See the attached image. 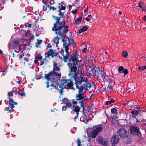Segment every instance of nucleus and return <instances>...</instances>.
<instances>
[{
  "instance_id": "f257e3e1",
  "label": "nucleus",
  "mask_w": 146,
  "mask_h": 146,
  "mask_svg": "<svg viewBox=\"0 0 146 146\" xmlns=\"http://www.w3.org/2000/svg\"><path fill=\"white\" fill-rule=\"evenodd\" d=\"M72 62L68 63V66L70 68V72L69 76L72 79H74L75 81L76 88L81 90H88L91 88H95V84L93 83H89L87 78L85 79L81 75L82 74V68L80 65L78 67H74Z\"/></svg>"
},
{
  "instance_id": "f03ea898",
  "label": "nucleus",
  "mask_w": 146,
  "mask_h": 146,
  "mask_svg": "<svg viewBox=\"0 0 146 146\" xmlns=\"http://www.w3.org/2000/svg\"><path fill=\"white\" fill-rule=\"evenodd\" d=\"M54 18L56 19V21L53 25V27L52 30L54 31L55 33L57 35L62 36L65 35L69 31L68 26L66 24V22L64 21L60 22V18L52 16Z\"/></svg>"
},
{
  "instance_id": "7ed1b4c3",
  "label": "nucleus",
  "mask_w": 146,
  "mask_h": 146,
  "mask_svg": "<svg viewBox=\"0 0 146 146\" xmlns=\"http://www.w3.org/2000/svg\"><path fill=\"white\" fill-rule=\"evenodd\" d=\"M68 50L69 48L67 47L66 48L61 49L60 53L63 56V60H64L65 62H66L67 60L69 59V61L67 63L68 65V63L71 62H72V64H73V65L74 64V66L72 65V66L74 67H78V66H79L78 63L79 62V60L78 59V54L76 53L74 54L72 59L71 58L68 54Z\"/></svg>"
},
{
  "instance_id": "20e7f679",
  "label": "nucleus",
  "mask_w": 146,
  "mask_h": 146,
  "mask_svg": "<svg viewBox=\"0 0 146 146\" xmlns=\"http://www.w3.org/2000/svg\"><path fill=\"white\" fill-rule=\"evenodd\" d=\"M91 70L93 75L94 76H99L100 72V70L97 69L95 66H93V68H90ZM101 73L100 75L97 77V79L99 81H108L109 83L111 82L112 81H113L112 79L113 78L104 73V72H101Z\"/></svg>"
},
{
  "instance_id": "39448f33",
  "label": "nucleus",
  "mask_w": 146,
  "mask_h": 146,
  "mask_svg": "<svg viewBox=\"0 0 146 146\" xmlns=\"http://www.w3.org/2000/svg\"><path fill=\"white\" fill-rule=\"evenodd\" d=\"M53 72H50L47 74H45L46 78L48 80L47 82V88L49 87H56L58 85V82L57 81L58 80V78H54L53 77Z\"/></svg>"
},
{
  "instance_id": "423d86ee",
  "label": "nucleus",
  "mask_w": 146,
  "mask_h": 146,
  "mask_svg": "<svg viewBox=\"0 0 146 146\" xmlns=\"http://www.w3.org/2000/svg\"><path fill=\"white\" fill-rule=\"evenodd\" d=\"M61 84L62 86H65L67 87V88H70L73 90L75 89L73 87V82L70 79H63L61 80Z\"/></svg>"
},
{
  "instance_id": "0eeeda50",
  "label": "nucleus",
  "mask_w": 146,
  "mask_h": 146,
  "mask_svg": "<svg viewBox=\"0 0 146 146\" xmlns=\"http://www.w3.org/2000/svg\"><path fill=\"white\" fill-rule=\"evenodd\" d=\"M117 134L121 137H124L127 136L128 132L124 128L120 129L117 131Z\"/></svg>"
},
{
  "instance_id": "6e6552de",
  "label": "nucleus",
  "mask_w": 146,
  "mask_h": 146,
  "mask_svg": "<svg viewBox=\"0 0 146 146\" xmlns=\"http://www.w3.org/2000/svg\"><path fill=\"white\" fill-rule=\"evenodd\" d=\"M54 67L53 70L54 75L56 76H60L61 74L59 72L60 69L57 66V63H54Z\"/></svg>"
},
{
  "instance_id": "1a4fd4ad",
  "label": "nucleus",
  "mask_w": 146,
  "mask_h": 146,
  "mask_svg": "<svg viewBox=\"0 0 146 146\" xmlns=\"http://www.w3.org/2000/svg\"><path fill=\"white\" fill-rule=\"evenodd\" d=\"M103 130V128L101 127H97L95 129L91 131V134L93 137L95 138L98 134Z\"/></svg>"
},
{
  "instance_id": "9d476101",
  "label": "nucleus",
  "mask_w": 146,
  "mask_h": 146,
  "mask_svg": "<svg viewBox=\"0 0 146 146\" xmlns=\"http://www.w3.org/2000/svg\"><path fill=\"white\" fill-rule=\"evenodd\" d=\"M119 136L116 135H113L110 139V142L112 144H115L117 143L119 141Z\"/></svg>"
},
{
  "instance_id": "9b49d317",
  "label": "nucleus",
  "mask_w": 146,
  "mask_h": 146,
  "mask_svg": "<svg viewBox=\"0 0 146 146\" xmlns=\"http://www.w3.org/2000/svg\"><path fill=\"white\" fill-rule=\"evenodd\" d=\"M130 130L131 133L133 135H137L139 133V128L137 127L131 126L130 127Z\"/></svg>"
},
{
  "instance_id": "f8f14e48",
  "label": "nucleus",
  "mask_w": 146,
  "mask_h": 146,
  "mask_svg": "<svg viewBox=\"0 0 146 146\" xmlns=\"http://www.w3.org/2000/svg\"><path fill=\"white\" fill-rule=\"evenodd\" d=\"M83 90H79L78 93L76 94V99L77 100H82L84 99Z\"/></svg>"
},
{
  "instance_id": "ddd939ff",
  "label": "nucleus",
  "mask_w": 146,
  "mask_h": 146,
  "mask_svg": "<svg viewBox=\"0 0 146 146\" xmlns=\"http://www.w3.org/2000/svg\"><path fill=\"white\" fill-rule=\"evenodd\" d=\"M72 109L74 111L76 112V115L74 118V119H76L77 118L78 116L79 113L80 109V108L79 106L76 105L74 106L73 107Z\"/></svg>"
},
{
  "instance_id": "4468645a",
  "label": "nucleus",
  "mask_w": 146,
  "mask_h": 146,
  "mask_svg": "<svg viewBox=\"0 0 146 146\" xmlns=\"http://www.w3.org/2000/svg\"><path fill=\"white\" fill-rule=\"evenodd\" d=\"M19 42L18 40H14V41L13 43V44L14 45V48H17V47H18L19 49L18 51H17L16 50H14L15 52L17 53H18L21 49L19 46Z\"/></svg>"
},
{
  "instance_id": "2eb2a0df",
  "label": "nucleus",
  "mask_w": 146,
  "mask_h": 146,
  "mask_svg": "<svg viewBox=\"0 0 146 146\" xmlns=\"http://www.w3.org/2000/svg\"><path fill=\"white\" fill-rule=\"evenodd\" d=\"M57 54L56 53H55V51L54 50L52 49L48 51V57L50 56L52 57H54L57 56Z\"/></svg>"
},
{
  "instance_id": "dca6fc26",
  "label": "nucleus",
  "mask_w": 146,
  "mask_h": 146,
  "mask_svg": "<svg viewBox=\"0 0 146 146\" xmlns=\"http://www.w3.org/2000/svg\"><path fill=\"white\" fill-rule=\"evenodd\" d=\"M115 90L119 92H122L124 91V87L121 85L114 88Z\"/></svg>"
},
{
  "instance_id": "f3484780",
  "label": "nucleus",
  "mask_w": 146,
  "mask_h": 146,
  "mask_svg": "<svg viewBox=\"0 0 146 146\" xmlns=\"http://www.w3.org/2000/svg\"><path fill=\"white\" fill-rule=\"evenodd\" d=\"M64 102L66 103V106L68 107H71V104L70 101L68 100L67 98H65L64 100Z\"/></svg>"
},
{
  "instance_id": "a211bd4d",
  "label": "nucleus",
  "mask_w": 146,
  "mask_h": 146,
  "mask_svg": "<svg viewBox=\"0 0 146 146\" xmlns=\"http://www.w3.org/2000/svg\"><path fill=\"white\" fill-rule=\"evenodd\" d=\"M17 104V103L14 102L13 100L12 99H10L9 106L11 108H13L15 107V106H14V105H16Z\"/></svg>"
},
{
  "instance_id": "6ab92c4d",
  "label": "nucleus",
  "mask_w": 146,
  "mask_h": 146,
  "mask_svg": "<svg viewBox=\"0 0 146 146\" xmlns=\"http://www.w3.org/2000/svg\"><path fill=\"white\" fill-rule=\"evenodd\" d=\"M88 27L86 26L83 27L81 29H80L78 31V33L80 34L81 33L86 31L88 30Z\"/></svg>"
},
{
  "instance_id": "aec40b11",
  "label": "nucleus",
  "mask_w": 146,
  "mask_h": 146,
  "mask_svg": "<svg viewBox=\"0 0 146 146\" xmlns=\"http://www.w3.org/2000/svg\"><path fill=\"white\" fill-rule=\"evenodd\" d=\"M98 142L101 144L102 145H106L107 144L108 142L106 141H103L100 137L98 138Z\"/></svg>"
},
{
  "instance_id": "412c9836",
  "label": "nucleus",
  "mask_w": 146,
  "mask_h": 146,
  "mask_svg": "<svg viewBox=\"0 0 146 146\" xmlns=\"http://www.w3.org/2000/svg\"><path fill=\"white\" fill-rule=\"evenodd\" d=\"M68 40L69 43L72 45V46L74 47V48H75L76 47L75 44L73 39L72 38H68Z\"/></svg>"
},
{
  "instance_id": "4be33fe9",
  "label": "nucleus",
  "mask_w": 146,
  "mask_h": 146,
  "mask_svg": "<svg viewBox=\"0 0 146 146\" xmlns=\"http://www.w3.org/2000/svg\"><path fill=\"white\" fill-rule=\"evenodd\" d=\"M62 42H63V48H66V47H68V44L66 40L63 38L62 40Z\"/></svg>"
},
{
  "instance_id": "5701e85b",
  "label": "nucleus",
  "mask_w": 146,
  "mask_h": 146,
  "mask_svg": "<svg viewBox=\"0 0 146 146\" xmlns=\"http://www.w3.org/2000/svg\"><path fill=\"white\" fill-rule=\"evenodd\" d=\"M57 36H55V37H54V42L56 44H57L58 43H59V38H58V35H57ZM58 36H59V35H58ZM63 36V35H62V36H60L59 35L60 37V36Z\"/></svg>"
},
{
  "instance_id": "b1692460",
  "label": "nucleus",
  "mask_w": 146,
  "mask_h": 146,
  "mask_svg": "<svg viewBox=\"0 0 146 146\" xmlns=\"http://www.w3.org/2000/svg\"><path fill=\"white\" fill-rule=\"evenodd\" d=\"M37 42L35 43V46L36 48L40 47L42 40H37Z\"/></svg>"
},
{
  "instance_id": "393cba45",
  "label": "nucleus",
  "mask_w": 146,
  "mask_h": 146,
  "mask_svg": "<svg viewBox=\"0 0 146 146\" xmlns=\"http://www.w3.org/2000/svg\"><path fill=\"white\" fill-rule=\"evenodd\" d=\"M82 20V17H80L75 20V24L77 25H78L81 22Z\"/></svg>"
},
{
  "instance_id": "a878e982",
  "label": "nucleus",
  "mask_w": 146,
  "mask_h": 146,
  "mask_svg": "<svg viewBox=\"0 0 146 146\" xmlns=\"http://www.w3.org/2000/svg\"><path fill=\"white\" fill-rule=\"evenodd\" d=\"M46 8H48L49 10H52L53 11H55L56 9V8L55 7H52L49 5L46 6Z\"/></svg>"
},
{
  "instance_id": "bb28decb",
  "label": "nucleus",
  "mask_w": 146,
  "mask_h": 146,
  "mask_svg": "<svg viewBox=\"0 0 146 146\" xmlns=\"http://www.w3.org/2000/svg\"><path fill=\"white\" fill-rule=\"evenodd\" d=\"M138 69L140 71H143L146 69V66H145L142 67L139 66L138 67Z\"/></svg>"
},
{
  "instance_id": "cd10ccee",
  "label": "nucleus",
  "mask_w": 146,
  "mask_h": 146,
  "mask_svg": "<svg viewBox=\"0 0 146 146\" xmlns=\"http://www.w3.org/2000/svg\"><path fill=\"white\" fill-rule=\"evenodd\" d=\"M140 112V111L139 110H137L135 111H133L131 112V113L132 114V115H136L138 114V113L139 112Z\"/></svg>"
},
{
  "instance_id": "c85d7f7f",
  "label": "nucleus",
  "mask_w": 146,
  "mask_h": 146,
  "mask_svg": "<svg viewBox=\"0 0 146 146\" xmlns=\"http://www.w3.org/2000/svg\"><path fill=\"white\" fill-rule=\"evenodd\" d=\"M124 69V68L122 66H120L118 68V71L119 73H122L123 70Z\"/></svg>"
},
{
  "instance_id": "c756f323",
  "label": "nucleus",
  "mask_w": 146,
  "mask_h": 146,
  "mask_svg": "<svg viewBox=\"0 0 146 146\" xmlns=\"http://www.w3.org/2000/svg\"><path fill=\"white\" fill-rule=\"evenodd\" d=\"M63 86H62V84L61 85H60V84L59 85H58V86H57V87H59L60 88H61L59 91V92L60 93V94H62V93L63 92V91L62 90L63 89Z\"/></svg>"
},
{
  "instance_id": "7c9ffc66",
  "label": "nucleus",
  "mask_w": 146,
  "mask_h": 146,
  "mask_svg": "<svg viewBox=\"0 0 146 146\" xmlns=\"http://www.w3.org/2000/svg\"><path fill=\"white\" fill-rule=\"evenodd\" d=\"M114 102V101L111 100L110 101H107L106 102V104L107 105H108L111 104L112 103H113Z\"/></svg>"
},
{
  "instance_id": "2f4dec72",
  "label": "nucleus",
  "mask_w": 146,
  "mask_h": 146,
  "mask_svg": "<svg viewBox=\"0 0 146 146\" xmlns=\"http://www.w3.org/2000/svg\"><path fill=\"white\" fill-rule=\"evenodd\" d=\"M117 110L115 108H113L111 110V113L113 114H115L116 113Z\"/></svg>"
},
{
  "instance_id": "473e14b6",
  "label": "nucleus",
  "mask_w": 146,
  "mask_h": 146,
  "mask_svg": "<svg viewBox=\"0 0 146 146\" xmlns=\"http://www.w3.org/2000/svg\"><path fill=\"white\" fill-rule=\"evenodd\" d=\"M92 18V17L91 15H88L86 18V20L88 21H89Z\"/></svg>"
},
{
  "instance_id": "72a5a7b5",
  "label": "nucleus",
  "mask_w": 146,
  "mask_h": 146,
  "mask_svg": "<svg viewBox=\"0 0 146 146\" xmlns=\"http://www.w3.org/2000/svg\"><path fill=\"white\" fill-rule=\"evenodd\" d=\"M143 119L142 118H136V123H139L141 122H142L143 121Z\"/></svg>"
},
{
  "instance_id": "f704fd0d",
  "label": "nucleus",
  "mask_w": 146,
  "mask_h": 146,
  "mask_svg": "<svg viewBox=\"0 0 146 146\" xmlns=\"http://www.w3.org/2000/svg\"><path fill=\"white\" fill-rule=\"evenodd\" d=\"M122 55L123 57L126 58L128 54L126 52L124 51L122 53Z\"/></svg>"
},
{
  "instance_id": "c9c22d12",
  "label": "nucleus",
  "mask_w": 146,
  "mask_h": 146,
  "mask_svg": "<svg viewBox=\"0 0 146 146\" xmlns=\"http://www.w3.org/2000/svg\"><path fill=\"white\" fill-rule=\"evenodd\" d=\"M144 4L142 3L141 2H139V3L138 6L142 9L143 6H144Z\"/></svg>"
},
{
  "instance_id": "e433bc0d",
  "label": "nucleus",
  "mask_w": 146,
  "mask_h": 146,
  "mask_svg": "<svg viewBox=\"0 0 146 146\" xmlns=\"http://www.w3.org/2000/svg\"><path fill=\"white\" fill-rule=\"evenodd\" d=\"M20 58L21 59H22V60H25L26 61H27L28 59H27L26 58L24 57L23 56H21Z\"/></svg>"
},
{
  "instance_id": "4c0bfd02",
  "label": "nucleus",
  "mask_w": 146,
  "mask_h": 146,
  "mask_svg": "<svg viewBox=\"0 0 146 146\" xmlns=\"http://www.w3.org/2000/svg\"><path fill=\"white\" fill-rule=\"evenodd\" d=\"M122 73H124L125 75H127L128 73L127 70L126 69H124Z\"/></svg>"
},
{
  "instance_id": "58836bf2",
  "label": "nucleus",
  "mask_w": 146,
  "mask_h": 146,
  "mask_svg": "<svg viewBox=\"0 0 146 146\" xmlns=\"http://www.w3.org/2000/svg\"><path fill=\"white\" fill-rule=\"evenodd\" d=\"M141 9L143 11H145L146 10V6H145L144 5V6H143V7Z\"/></svg>"
},
{
  "instance_id": "ea45409f",
  "label": "nucleus",
  "mask_w": 146,
  "mask_h": 146,
  "mask_svg": "<svg viewBox=\"0 0 146 146\" xmlns=\"http://www.w3.org/2000/svg\"><path fill=\"white\" fill-rule=\"evenodd\" d=\"M18 93L21 96H25L24 94L22 91L18 92Z\"/></svg>"
},
{
  "instance_id": "a19ab883",
  "label": "nucleus",
  "mask_w": 146,
  "mask_h": 146,
  "mask_svg": "<svg viewBox=\"0 0 146 146\" xmlns=\"http://www.w3.org/2000/svg\"><path fill=\"white\" fill-rule=\"evenodd\" d=\"M72 13L74 14H76L77 13V10L76 9L74 10H72Z\"/></svg>"
},
{
  "instance_id": "79ce46f5",
  "label": "nucleus",
  "mask_w": 146,
  "mask_h": 146,
  "mask_svg": "<svg viewBox=\"0 0 146 146\" xmlns=\"http://www.w3.org/2000/svg\"><path fill=\"white\" fill-rule=\"evenodd\" d=\"M34 37H35L34 35H32L30 36V39L31 40H33L34 39Z\"/></svg>"
},
{
  "instance_id": "37998d69",
  "label": "nucleus",
  "mask_w": 146,
  "mask_h": 146,
  "mask_svg": "<svg viewBox=\"0 0 146 146\" xmlns=\"http://www.w3.org/2000/svg\"><path fill=\"white\" fill-rule=\"evenodd\" d=\"M79 103L80 104V106H82L83 103V101L82 100H79Z\"/></svg>"
},
{
  "instance_id": "c03bdc74",
  "label": "nucleus",
  "mask_w": 146,
  "mask_h": 146,
  "mask_svg": "<svg viewBox=\"0 0 146 146\" xmlns=\"http://www.w3.org/2000/svg\"><path fill=\"white\" fill-rule=\"evenodd\" d=\"M66 109V107L65 106H63L62 108V111H65Z\"/></svg>"
},
{
  "instance_id": "a18cd8bd",
  "label": "nucleus",
  "mask_w": 146,
  "mask_h": 146,
  "mask_svg": "<svg viewBox=\"0 0 146 146\" xmlns=\"http://www.w3.org/2000/svg\"><path fill=\"white\" fill-rule=\"evenodd\" d=\"M86 48H84L82 50V52H86Z\"/></svg>"
},
{
  "instance_id": "49530a36",
  "label": "nucleus",
  "mask_w": 146,
  "mask_h": 146,
  "mask_svg": "<svg viewBox=\"0 0 146 146\" xmlns=\"http://www.w3.org/2000/svg\"><path fill=\"white\" fill-rule=\"evenodd\" d=\"M142 122H143V125H146V120L143 119V121Z\"/></svg>"
},
{
  "instance_id": "de8ad7c7",
  "label": "nucleus",
  "mask_w": 146,
  "mask_h": 146,
  "mask_svg": "<svg viewBox=\"0 0 146 146\" xmlns=\"http://www.w3.org/2000/svg\"><path fill=\"white\" fill-rule=\"evenodd\" d=\"M66 7L64 6H62L60 9L61 10H64L65 9Z\"/></svg>"
},
{
  "instance_id": "09e8293b",
  "label": "nucleus",
  "mask_w": 146,
  "mask_h": 146,
  "mask_svg": "<svg viewBox=\"0 0 146 146\" xmlns=\"http://www.w3.org/2000/svg\"><path fill=\"white\" fill-rule=\"evenodd\" d=\"M51 46H52L51 45L48 44L46 46V47L47 48H50L51 47Z\"/></svg>"
},
{
  "instance_id": "8fccbe9b",
  "label": "nucleus",
  "mask_w": 146,
  "mask_h": 146,
  "mask_svg": "<svg viewBox=\"0 0 146 146\" xmlns=\"http://www.w3.org/2000/svg\"><path fill=\"white\" fill-rule=\"evenodd\" d=\"M8 95L9 96H13V94L12 93V92H11V93H8Z\"/></svg>"
},
{
  "instance_id": "3c124183",
  "label": "nucleus",
  "mask_w": 146,
  "mask_h": 146,
  "mask_svg": "<svg viewBox=\"0 0 146 146\" xmlns=\"http://www.w3.org/2000/svg\"><path fill=\"white\" fill-rule=\"evenodd\" d=\"M143 21H146V15H145L143 17Z\"/></svg>"
},
{
  "instance_id": "603ef678",
  "label": "nucleus",
  "mask_w": 146,
  "mask_h": 146,
  "mask_svg": "<svg viewBox=\"0 0 146 146\" xmlns=\"http://www.w3.org/2000/svg\"><path fill=\"white\" fill-rule=\"evenodd\" d=\"M38 59L39 60H41L42 59V58L41 56H39L38 57Z\"/></svg>"
},
{
  "instance_id": "864d4df0",
  "label": "nucleus",
  "mask_w": 146,
  "mask_h": 146,
  "mask_svg": "<svg viewBox=\"0 0 146 146\" xmlns=\"http://www.w3.org/2000/svg\"><path fill=\"white\" fill-rule=\"evenodd\" d=\"M88 7H87V8H86V9H85L84 11V13H86L87 11H88Z\"/></svg>"
},
{
  "instance_id": "5fc2aeb1",
  "label": "nucleus",
  "mask_w": 146,
  "mask_h": 146,
  "mask_svg": "<svg viewBox=\"0 0 146 146\" xmlns=\"http://www.w3.org/2000/svg\"><path fill=\"white\" fill-rule=\"evenodd\" d=\"M73 103L74 105L76 104L77 103V102L76 101H73Z\"/></svg>"
},
{
  "instance_id": "6e6d98bb",
  "label": "nucleus",
  "mask_w": 146,
  "mask_h": 146,
  "mask_svg": "<svg viewBox=\"0 0 146 146\" xmlns=\"http://www.w3.org/2000/svg\"><path fill=\"white\" fill-rule=\"evenodd\" d=\"M15 56H18V54H15V53H13V57H14L15 56Z\"/></svg>"
},
{
  "instance_id": "4d7b16f0",
  "label": "nucleus",
  "mask_w": 146,
  "mask_h": 146,
  "mask_svg": "<svg viewBox=\"0 0 146 146\" xmlns=\"http://www.w3.org/2000/svg\"><path fill=\"white\" fill-rule=\"evenodd\" d=\"M61 9H59V10H58V12H59V14L60 15V13H61Z\"/></svg>"
},
{
  "instance_id": "13d9d810",
  "label": "nucleus",
  "mask_w": 146,
  "mask_h": 146,
  "mask_svg": "<svg viewBox=\"0 0 146 146\" xmlns=\"http://www.w3.org/2000/svg\"><path fill=\"white\" fill-rule=\"evenodd\" d=\"M8 111H9V113H11V112L13 111L12 110H8Z\"/></svg>"
},
{
  "instance_id": "bf43d9fd",
  "label": "nucleus",
  "mask_w": 146,
  "mask_h": 146,
  "mask_svg": "<svg viewBox=\"0 0 146 146\" xmlns=\"http://www.w3.org/2000/svg\"><path fill=\"white\" fill-rule=\"evenodd\" d=\"M5 110L6 111H7L9 110L7 108H5Z\"/></svg>"
},
{
  "instance_id": "052dcab7",
  "label": "nucleus",
  "mask_w": 146,
  "mask_h": 146,
  "mask_svg": "<svg viewBox=\"0 0 146 146\" xmlns=\"http://www.w3.org/2000/svg\"><path fill=\"white\" fill-rule=\"evenodd\" d=\"M48 5H43V7H44V8H46V6H47Z\"/></svg>"
},
{
  "instance_id": "680f3d73",
  "label": "nucleus",
  "mask_w": 146,
  "mask_h": 146,
  "mask_svg": "<svg viewBox=\"0 0 146 146\" xmlns=\"http://www.w3.org/2000/svg\"><path fill=\"white\" fill-rule=\"evenodd\" d=\"M17 82L19 84H20L21 83V82L20 81H17Z\"/></svg>"
},
{
  "instance_id": "e2e57ef3",
  "label": "nucleus",
  "mask_w": 146,
  "mask_h": 146,
  "mask_svg": "<svg viewBox=\"0 0 146 146\" xmlns=\"http://www.w3.org/2000/svg\"><path fill=\"white\" fill-rule=\"evenodd\" d=\"M44 61L45 63V62L47 61V60L46 59H45L44 60Z\"/></svg>"
},
{
  "instance_id": "0e129e2a",
  "label": "nucleus",
  "mask_w": 146,
  "mask_h": 146,
  "mask_svg": "<svg viewBox=\"0 0 146 146\" xmlns=\"http://www.w3.org/2000/svg\"><path fill=\"white\" fill-rule=\"evenodd\" d=\"M83 117H81V119H80V120L82 121H84V120H82V119Z\"/></svg>"
},
{
  "instance_id": "69168bd1",
  "label": "nucleus",
  "mask_w": 146,
  "mask_h": 146,
  "mask_svg": "<svg viewBox=\"0 0 146 146\" xmlns=\"http://www.w3.org/2000/svg\"><path fill=\"white\" fill-rule=\"evenodd\" d=\"M2 53V51L0 49V53Z\"/></svg>"
},
{
  "instance_id": "338daca9",
  "label": "nucleus",
  "mask_w": 146,
  "mask_h": 146,
  "mask_svg": "<svg viewBox=\"0 0 146 146\" xmlns=\"http://www.w3.org/2000/svg\"><path fill=\"white\" fill-rule=\"evenodd\" d=\"M144 60L145 61H146V57H144Z\"/></svg>"
},
{
  "instance_id": "774afa93",
  "label": "nucleus",
  "mask_w": 146,
  "mask_h": 146,
  "mask_svg": "<svg viewBox=\"0 0 146 146\" xmlns=\"http://www.w3.org/2000/svg\"><path fill=\"white\" fill-rule=\"evenodd\" d=\"M31 27V25H30L29 27Z\"/></svg>"
}]
</instances>
